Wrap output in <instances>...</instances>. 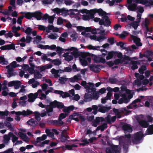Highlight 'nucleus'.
<instances>
[{"instance_id": "1", "label": "nucleus", "mask_w": 153, "mask_h": 153, "mask_svg": "<svg viewBox=\"0 0 153 153\" xmlns=\"http://www.w3.org/2000/svg\"><path fill=\"white\" fill-rule=\"evenodd\" d=\"M87 84V83L85 81H83L81 83V85L86 89L87 92L88 93L93 92V94H91L92 100H97L99 97V93L96 91V88L93 87V84L89 82L88 83V85Z\"/></svg>"}, {"instance_id": "2", "label": "nucleus", "mask_w": 153, "mask_h": 153, "mask_svg": "<svg viewBox=\"0 0 153 153\" xmlns=\"http://www.w3.org/2000/svg\"><path fill=\"white\" fill-rule=\"evenodd\" d=\"M52 10L54 13H56L57 15L62 13V15L65 16L70 15L71 16L75 14L74 11H77V10L76 9H71L69 10H67L65 8L60 9L58 7H56L54 9H52Z\"/></svg>"}, {"instance_id": "3", "label": "nucleus", "mask_w": 153, "mask_h": 153, "mask_svg": "<svg viewBox=\"0 0 153 153\" xmlns=\"http://www.w3.org/2000/svg\"><path fill=\"white\" fill-rule=\"evenodd\" d=\"M143 137L144 135L141 131L135 133L131 138L132 142L134 144H139L140 143V140Z\"/></svg>"}, {"instance_id": "4", "label": "nucleus", "mask_w": 153, "mask_h": 153, "mask_svg": "<svg viewBox=\"0 0 153 153\" xmlns=\"http://www.w3.org/2000/svg\"><path fill=\"white\" fill-rule=\"evenodd\" d=\"M88 56L91 57L92 60L94 63L101 62L104 64L106 62L105 59L102 57L101 55L97 56L93 54H88Z\"/></svg>"}, {"instance_id": "5", "label": "nucleus", "mask_w": 153, "mask_h": 153, "mask_svg": "<svg viewBox=\"0 0 153 153\" xmlns=\"http://www.w3.org/2000/svg\"><path fill=\"white\" fill-rule=\"evenodd\" d=\"M101 25H103L104 26L108 27L111 25V22L109 17L107 16L102 17V19H101L99 22Z\"/></svg>"}, {"instance_id": "6", "label": "nucleus", "mask_w": 153, "mask_h": 153, "mask_svg": "<svg viewBox=\"0 0 153 153\" xmlns=\"http://www.w3.org/2000/svg\"><path fill=\"white\" fill-rule=\"evenodd\" d=\"M105 152L106 153H120V150L118 149V146L114 145L106 148Z\"/></svg>"}, {"instance_id": "7", "label": "nucleus", "mask_w": 153, "mask_h": 153, "mask_svg": "<svg viewBox=\"0 0 153 153\" xmlns=\"http://www.w3.org/2000/svg\"><path fill=\"white\" fill-rule=\"evenodd\" d=\"M49 105L53 108L57 107L60 109H62L65 106L62 102H59L56 100H55L53 102H51Z\"/></svg>"}, {"instance_id": "8", "label": "nucleus", "mask_w": 153, "mask_h": 153, "mask_svg": "<svg viewBox=\"0 0 153 153\" xmlns=\"http://www.w3.org/2000/svg\"><path fill=\"white\" fill-rule=\"evenodd\" d=\"M91 12L92 14H93L94 15L97 13H98L100 16H104L107 14V13L105 11H104L101 9H94L91 10Z\"/></svg>"}, {"instance_id": "9", "label": "nucleus", "mask_w": 153, "mask_h": 153, "mask_svg": "<svg viewBox=\"0 0 153 153\" xmlns=\"http://www.w3.org/2000/svg\"><path fill=\"white\" fill-rule=\"evenodd\" d=\"M100 65L92 64L90 65L89 67L91 71L95 73H98L101 70L100 68Z\"/></svg>"}, {"instance_id": "10", "label": "nucleus", "mask_w": 153, "mask_h": 153, "mask_svg": "<svg viewBox=\"0 0 153 153\" xmlns=\"http://www.w3.org/2000/svg\"><path fill=\"white\" fill-rule=\"evenodd\" d=\"M130 35L133 40L134 43L136 44L137 46H142V44L140 42V38L137 37L136 36H134L131 34H130Z\"/></svg>"}, {"instance_id": "11", "label": "nucleus", "mask_w": 153, "mask_h": 153, "mask_svg": "<svg viewBox=\"0 0 153 153\" xmlns=\"http://www.w3.org/2000/svg\"><path fill=\"white\" fill-rule=\"evenodd\" d=\"M74 51L73 52H71V54L74 56L75 57H77L79 56L78 50L77 48L74 47H71L70 48H68L66 50L67 51Z\"/></svg>"}, {"instance_id": "12", "label": "nucleus", "mask_w": 153, "mask_h": 153, "mask_svg": "<svg viewBox=\"0 0 153 153\" xmlns=\"http://www.w3.org/2000/svg\"><path fill=\"white\" fill-rule=\"evenodd\" d=\"M137 120L139 125L143 128H146L149 126V124L146 121L143 120H140L139 117L137 119Z\"/></svg>"}, {"instance_id": "13", "label": "nucleus", "mask_w": 153, "mask_h": 153, "mask_svg": "<svg viewBox=\"0 0 153 153\" xmlns=\"http://www.w3.org/2000/svg\"><path fill=\"white\" fill-rule=\"evenodd\" d=\"M38 96L37 93H35L34 94L32 93L29 94L28 95V101L30 102H33L35 99Z\"/></svg>"}, {"instance_id": "14", "label": "nucleus", "mask_w": 153, "mask_h": 153, "mask_svg": "<svg viewBox=\"0 0 153 153\" xmlns=\"http://www.w3.org/2000/svg\"><path fill=\"white\" fill-rule=\"evenodd\" d=\"M43 14L40 11H36L33 12V17L35 18L37 20H40L42 19Z\"/></svg>"}, {"instance_id": "15", "label": "nucleus", "mask_w": 153, "mask_h": 153, "mask_svg": "<svg viewBox=\"0 0 153 153\" xmlns=\"http://www.w3.org/2000/svg\"><path fill=\"white\" fill-rule=\"evenodd\" d=\"M122 98H120L118 101L119 104H121L124 102L127 103L129 102V100L128 99L126 96L125 94H123L122 95Z\"/></svg>"}, {"instance_id": "16", "label": "nucleus", "mask_w": 153, "mask_h": 153, "mask_svg": "<svg viewBox=\"0 0 153 153\" xmlns=\"http://www.w3.org/2000/svg\"><path fill=\"white\" fill-rule=\"evenodd\" d=\"M98 106L99 107L98 111L103 113H105L106 112H108L111 109V107H106L101 105H99Z\"/></svg>"}, {"instance_id": "17", "label": "nucleus", "mask_w": 153, "mask_h": 153, "mask_svg": "<svg viewBox=\"0 0 153 153\" xmlns=\"http://www.w3.org/2000/svg\"><path fill=\"white\" fill-rule=\"evenodd\" d=\"M0 49L2 50H14L15 49V45L13 44L1 46L0 47Z\"/></svg>"}, {"instance_id": "18", "label": "nucleus", "mask_w": 153, "mask_h": 153, "mask_svg": "<svg viewBox=\"0 0 153 153\" xmlns=\"http://www.w3.org/2000/svg\"><path fill=\"white\" fill-rule=\"evenodd\" d=\"M122 129L125 131H128L131 132L132 131V127L128 124L126 123H123L122 127Z\"/></svg>"}, {"instance_id": "19", "label": "nucleus", "mask_w": 153, "mask_h": 153, "mask_svg": "<svg viewBox=\"0 0 153 153\" xmlns=\"http://www.w3.org/2000/svg\"><path fill=\"white\" fill-rule=\"evenodd\" d=\"M126 6L127 7L129 10L133 11H135L138 8L137 5L134 3L128 4V6L126 5Z\"/></svg>"}, {"instance_id": "20", "label": "nucleus", "mask_w": 153, "mask_h": 153, "mask_svg": "<svg viewBox=\"0 0 153 153\" xmlns=\"http://www.w3.org/2000/svg\"><path fill=\"white\" fill-rule=\"evenodd\" d=\"M48 123L49 124L52 125L56 126H62V123H59L57 120H50L48 122Z\"/></svg>"}, {"instance_id": "21", "label": "nucleus", "mask_w": 153, "mask_h": 153, "mask_svg": "<svg viewBox=\"0 0 153 153\" xmlns=\"http://www.w3.org/2000/svg\"><path fill=\"white\" fill-rule=\"evenodd\" d=\"M91 14H89L88 15L84 14L82 15V19L84 20H89L90 19H93L94 18V16L93 14L91 13Z\"/></svg>"}, {"instance_id": "22", "label": "nucleus", "mask_w": 153, "mask_h": 153, "mask_svg": "<svg viewBox=\"0 0 153 153\" xmlns=\"http://www.w3.org/2000/svg\"><path fill=\"white\" fill-rule=\"evenodd\" d=\"M21 13L23 14H24L25 17L28 19H31L33 17V12H22Z\"/></svg>"}, {"instance_id": "23", "label": "nucleus", "mask_w": 153, "mask_h": 153, "mask_svg": "<svg viewBox=\"0 0 153 153\" xmlns=\"http://www.w3.org/2000/svg\"><path fill=\"white\" fill-rule=\"evenodd\" d=\"M67 130L66 129H64L63 131L62 132L60 138L61 142L62 143H64L68 140L67 139H66L65 135V134H67Z\"/></svg>"}, {"instance_id": "24", "label": "nucleus", "mask_w": 153, "mask_h": 153, "mask_svg": "<svg viewBox=\"0 0 153 153\" xmlns=\"http://www.w3.org/2000/svg\"><path fill=\"white\" fill-rule=\"evenodd\" d=\"M115 51H111L108 52V55L106 57L107 60H109L113 58H115Z\"/></svg>"}, {"instance_id": "25", "label": "nucleus", "mask_w": 153, "mask_h": 153, "mask_svg": "<svg viewBox=\"0 0 153 153\" xmlns=\"http://www.w3.org/2000/svg\"><path fill=\"white\" fill-rule=\"evenodd\" d=\"M153 134V124L150 125L146 131L145 134L151 135Z\"/></svg>"}, {"instance_id": "26", "label": "nucleus", "mask_w": 153, "mask_h": 153, "mask_svg": "<svg viewBox=\"0 0 153 153\" xmlns=\"http://www.w3.org/2000/svg\"><path fill=\"white\" fill-rule=\"evenodd\" d=\"M27 123L30 125L33 126H36L38 124V123L34 119H31L27 122Z\"/></svg>"}, {"instance_id": "27", "label": "nucleus", "mask_w": 153, "mask_h": 153, "mask_svg": "<svg viewBox=\"0 0 153 153\" xmlns=\"http://www.w3.org/2000/svg\"><path fill=\"white\" fill-rule=\"evenodd\" d=\"M46 109L48 115L50 116L52 115L51 113L53 111V108L50 105H47L46 106Z\"/></svg>"}, {"instance_id": "28", "label": "nucleus", "mask_w": 153, "mask_h": 153, "mask_svg": "<svg viewBox=\"0 0 153 153\" xmlns=\"http://www.w3.org/2000/svg\"><path fill=\"white\" fill-rule=\"evenodd\" d=\"M3 143L6 145H7L9 143L10 138L7 134L4 135L3 137Z\"/></svg>"}, {"instance_id": "29", "label": "nucleus", "mask_w": 153, "mask_h": 153, "mask_svg": "<svg viewBox=\"0 0 153 153\" xmlns=\"http://www.w3.org/2000/svg\"><path fill=\"white\" fill-rule=\"evenodd\" d=\"M87 48L89 50H97V51H100V48H101L102 47H100L98 46H93L92 45H88L87 46Z\"/></svg>"}, {"instance_id": "30", "label": "nucleus", "mask_w": 153, "mask_h": 153, "mask_svg": "<svg viewBox=\"0 0 153 153\" xmlns=\"http://www.w3.org/2000/svg\"><path fill=\"white\" fill-rule=\"evenodd\" d=\"M85 102L90 101L92 100L91 94L86 93L84 97Z\"/></svg>"}, {"instance_id": "31", "label": "nucleus", "mask_w": 153, "mask_h": 153, "mask_svg": "<svg viewBox=\"0 0 153 153\" xmlns=\"http://www.w3.org/2000/svg\"><path fill=\"white\" fill-rule=\"evenodd\" d=\"M21 82L20 81L18 80H14V88L15 89H18L20 86Z\"/></svg>"}, {"instance_id": "32", "label": "nucleus", "mask_w": 153, "mask_h": 153, "mask_svg": "<svg viewBox=\"0 0 153 153\" xmlns=\"http://www.w3.org/2000/svg\"><path fill=\"white\" fill-rule=\"evenodd\" d=\"M131 63L132 65L131 66V68L133 70L137 69L138 68V66L137 65V61H131Z\"/></svg>"}, {"instance_id": "33", "label": "nucleus", "mask_w": 153, "mask_h": 153, "mask_svg": "<svg viewBox=\"0 0 153 153\" xmlns=\"http://www.w3.org/2000/svg\"><path fill=\"white\" fill-rule=\"evenodd\" d=\"M98 107L96 105H93L92 106V108L93 111L92 112V114L94 115L97 114L98 111Z\"/></svg>"}, {"instance_id": "34", "label": "nucleus", "mask_w": 153, "mask_h": 153, "mask_svg": "<svg viewBox=\"0 0 153 153\" xmlns=\"http://www.w3.org/2000/svg\"><path fill=\"white\" fill-rule=\"evenodd\" d=\"M139 22L134 21L131 23L130 25L132 26L135 30H136L139 25Z\"/></svg>"}, {"instance_id": "35", "label": "nucleus", "mask_w": 153, "mask_h": 153, "mask_svg": "<svg viewBox=\"0 0 153 153\" xmlns=\"http://www.w3.org/2000/svg\"><path fill=\"white\" fill-rule=\"evenodd\" d=\"M3 124L4 125V126H5L8 128L10 130H12L13 129L11 124L7 121H4V122Z\"/></svg>"}, {"instance_id": "36", "label": "nucleus", "mask_w": 153, "mask_h": 153, "mask_svg": "<svg viewBox=\"0 0 153 153\" xmlns=\"http://www.w3.org/2000/svg\"><path fill=\"white\" fill-rule=\"evenodd\" d=\"M32 113V111L29 109H27L26 111L25 110H23V116L24 117L30 115Z\"/></svg>"}, {"instance_id": "37", "label": "nucleus", "mask_w": 153, "mask_h": 153, "mask_svg": "<svg viewBox=\"0 0 153 153\" xmlns=\"http://www.w3.org/2000/svg\"><path fill=\"white\" fill-rule=\"evenodd\" d=\"M51 62L53 63L55 65H59L61 64V62L59 59H53L51 60Z\"/></svg>"}, {"instance_id": "38", "label": "nucleus", "mask_w": 153, "mask_h": 153, "mask_svg": "<svg viewBox=\"0 0 153 153\" xmlns=\"http://www.w3.org/2000/svg\"><path fill=\"white\" fill-rule=\"evenodd\" d=\"M117 81V79L116 78H111L110 77L109 78L108 82L112 84H116Z\"/></svg>"}, {"instance_id": "39", "label": "nucleus", "mask_w": 153, "mask_h": 153, "mask_svg": "<svg viewBox=\"0 0 153 153\" xmlns=\"http://www.w3.org/2000/svg\"><path fill=\"white\" fill-rule=\"evenodd\" d=\"M124 43H123L121 41L119 42H117V46H120V47L123 48V49H125L126 51H128V48L124 47Z\"/></svg>"}, {"instance_id": "40", "label": "nucleus", "mask_w": 153, "mask_h": 153, "mask_svg": "<svg viewBox=\"0 0 153 153\" xmlns=\"http://www.w3.org/2000/svg\"><path fill=\"white\" fill-rule=\"evenodd\" d=\"M77 146L75 144H72L71 145H65L66 148L69 150H71L73 147H76Z\"/></svg>"}, {"instance_id": "41", "label": "nucleus", "mask_w": 153, "mask_h": 153, "mask_svg": "<svg viewBox=\"0 0 153 153\" xmlns=\"http://www.w3.org/2000/svg\"><path fill=\"white\" fill-rule=\"evenodd\" d=\"M7 72L8 75L7 76L8 77L10 78L14 75L13 73V68H9Z\"/></svg>"}, {"instance_id": "42", "label": "nucleus", "mask_w": 153, "mask_h": 153, "mask_svg": "<svg viewBox=\"0 0 153 153\" xmlns=\"http://www.w3.org/2000/svg\"><path fill=\"white\" fill-rule=\"evenodd\" d=\"M58 37V35L56 33H55L54 34H51L48 35V38L52 39H56Z\"/></svg>"}, {"instance_id": "43", "label": "nucleus", "mask_w": 153, "mask_h": 153, "mask_svg": "<svg viewBox=\"0 0 153 153\" xmlns=\"http://www.w3.org/2000/svg\"><path fill=\"white\" fill-rule=\"evenodd\" d=\"M67 78L65 77H60L59 79V81L61 84H64L67 80Z\"/></svg>"}, {"instance_id": "44", "label": "nucleus", "mask_w": 153, "mask_h": 153, "mask_svg": "<svg viewBox=\"0 0 153 153\" xmlns=\"http://www.w3.org/2000/svg\"><path fill=\"white\" fill-rule=\"evenodd\" d=\"M32 29L31 27H28L26 28V29L24 31V32L27 35H29L32 33Z\"/></svg>"}, {"instance_id": "45", "label": "nucleus", "mask_w": 153, "mask_h": 153, "mask_svg": "<svg viewBox=\"0 0 153 153\" xmlns=\"http://www.w3.org/2000/svg\"><path fill=\"white\" fill-rule=\"evenodd\" d=\"M42 76V75L38 72H36L34 73V77L36 79H40Z\"/></svg>"}, {"instance_id": "46", "label": "nucleus", "mask_w": 153, "mask_h": 153, "mask_svg": "<svg viewBox=\"0 0 153 153\" xmlns=\"http://www.w3.org/2000/svg\"><path fill=\"white\" fill-rule=\"evenodd\" d=\"M128 34V33L127 32L124 31L122 32V33L119 35V37L120 38L123 39H124Z\"/></svg>"}, {"instance_id": "47", "label": "nucleus", "mask_w": 153, "mask_h": 153, "mask_svg": "<svg viewBox=\"0 0 153 153\" xmlns=\"http://www.w3.org/2000/svg\"><path fill=\"white\" fill-rule=\"evenodd\" d=\"M34 39H36L34 40L33 42L35 44V42H36V43H38L39 42H40V41L42 40V38L40 36L37 35L36 37L34 38Z\"/></svg>"}, {"instance_id": "48", "label": "nucleus", "mask_w": 153, "mask_h": 153, "mask_svg": "<svg viewBox=\"0 0 153 153\" xmlns=\"http://www.w3.org/2000/svg\"><path fill=\"white\" fill-rule=\"evenodd\" d=\"M143 27L146 28V30L147 32H151L152 31L151 29H149L148 27V23L146 21L145 22Z\"/></svg>"}, {"instance_id": "49", "label": "nucleus", "mask_w": 153, "mask_h": 153, "mask_svg": "<svg viewBox=\"0 0 153 153\" xmlns=\"http://www.w3.org/2000/svg\"><path fill=\"white\" fill-rule=\"evenodd\" d=\"M10 65L13 68H16L19 66V65L16 64V62L15 61H13L10 64Z\"/></svg>"}, {"instance_id": "50", "label": "nucleus", "mask_w": 153, "mask_h": 153, "mask_svg": "<svg viewBox=\"0 0 153 153\" xmlns=\"http://www.w3.org/2000/svg\"><path fill=\"white\" fill-rule=\"evenodd\" d=\"M82 142H83L82 143H80L79 144L80 145H82L83 146H85L86 144H89V142L88 141L87 138H84L82 140Z\"/></svg>"}, {"instance_id": "51", "label": "nucleus", "mask_w": 153, "mask_h": 153, "mask_svg": "<svg viewBox=\"0 0 153 153\" xmlns=\"http://www.w3.org/2000/svg\"><path fill=\"white\" fill-rule=\"evenodd\" d=\"M106 37L103 36H100L97 37V40L99 42H101L106 39Z\"/></svg>"}, {"instance_id": "52", "label": "nucleus", "mask_w": 153, "mask_h": 153, "mask_svg": "<svg viewBox=\"0 0 153 153\" xmlns=\"http://www.w3.org/2000/svg\"><path fill=\"white\" fill-rule=\"evenodd\" d=\"M37 47L42 49H47L49 48L48 45H44L42 44H39L38 45Z\"/></svg>"}, {"instance_id": "53", "label": "nucleus", "mask_w": 153, "mask_h": 153, "mask_svg": "<svg viewBox=\"0 0 153 153\" xmlns=\"http://www.w3.org/2000/svg\"><path fill=\"white\" fill-rule=\"evenodd\" d=\"M100 130L101 131H103L106 128L108 127L107 124L105 123H103L102 125L100 126Z\"/></svg>"}, {"instance_id": "54", "label": "nucleus", "mask_w": 153, "mask_h": 153, "mask_svg": "<svg viewBox=\"0 0 153 153\" xmlns=\"http://www.w3.org/2000/svg\"><path fill=\"white\" fill-rule=\"evenodd\" d=\"M95 119L97 121L99 124L101 122H102L105 121L104 118L102 117H96Z\"/></svg>"}, {"instance_id": "55", "label": "nucleus", "mask_w": 153, "mask_h": 153, "mask_svg": "<svg viewBox=\"0 0 153 153\" xmlns=\"http://www.w3.org/2000/svg\"><path fill=\"white\" fill-rule=\"evenodd\" d=\"M100 51L102 52V56L104 57L108 55V51L105 49H101Z\"/></svg>"}, {"instance_id": "56", "label": "nucleus", "mask_w": 153, "mask_h": 153, "mask_svg": "<svg viewBox=\"0 0 153 153\" xmlns=\"http://www.w3.org/2000/svg\"><path fill=\"white\" fill-rule=\"evenodd\" d=\"M123 60L119 59H116L114 61V64L115 65H118L119 64H121L123 63Z\"/></svg>"}, {"instance_id": "57", "label": "nucleus", "mask_w": 153, "mask_h": 153, "mask_svg": "<svg viewBox=\"0 0 153 153\" xmlns=\"http://www.w3.org/2000/svg\"><path fill=\"white\" fill-rule=\"evenodd\" d=\"M80 61L81 63L83 66H85L88 65V63L87 60L83 59H81Z\"/></svg>"}, {"instance_id": "58", "label": "nucleus", "mask_w": 153, "mask_h": 153, "mask_svg": "<svg viewBox=\"0 0 153 153\" xmlns=\"http://www.w3.org/2000/svg\"><path fill=\"white\" fill-rule=\"evenodd\" d=\"M115 58L116 57L120 59H122L123 58V55L122 53L120 52L118 53L117 51H115Z\"/></svg>"}, {"instance_id": "59", "label": "nucleus", "mask_w": 153, "mask_h": 153, "mask_svg": "<svg viewBox=\"0 0 153 153\" xmlns=\"http://www.w3.org/2000/svg\"><path fill=\"white\" fill-rule=\"evenodd\" d=\"M119 110L120 113H124L125 112H126V113H128L130 112L129 111H128L126 107L121 108L119 109Z\"/></svg>"}, {"instance_id": "60", "label": "nucleus", "mask_w": 153, "mask_h": 153, "mask_svg": "<svg viewBox=\"0 0 153 153\" xmlns=\"http://www.w3.org/2000/svg\"><path fill=\"white\" fill-rule=\"evenodd\" d=\"M71 68L69 67L65 68L64 70L60 69V71L66 72H70L71 71Z\"/></svg>"}, {"instance_id": "61", "label": "nucleus", "mask_w": 153, "mask_h": 153, "mask_svg": "<svg viewBox=\"0 0 153 153\" xmlns=\"http://www.w3.org/2000/svg\"><path fill=\"white\" fill-rule=\"evenodd\" d=\"M145 53L146 55V58H148L149 57H150V56L153 54V52L149 50L146 51V52H145Z\"/></svg>"}, {"instance_id": "62", "label": "nucleus", "mask_w": 153, "mask_h": 153, "mask_svg": "<svg viewBox=\"0 0 153 153\" xmlns=\"http://www.w3.org/2000/svg\"><path fill=\"white\" fill-rule=\"evenodd\" d=\"M18 134L19 136L22 139H24L25 138H27L26 135L22 132H19Z\"/></svg>"}, {"instance_id": "63", "label": "nucleus", "mask_w": 153, "mask_h": 153, "mask_svg": "<svg viewBox=\"0 0 153 153\" xmlns=\"http://www.w3.org/2000/svg\"><path fill=\"white\" fill-rule=\"evenodd\" d=\"M56 51L59 55H60L63 52V49L60 47H57L56 48Z\"/></svg>"}, {"instance_id": "64", "label": "nucleus", "mask_w": 153, "mask_h": 153, "mask_svg": "<svg viewBox=\"0 0 153 153\" xmlns=\"http://www.w3.org/2000/svg\"><path fill=\"white\" fill-rule=\"evenodd\" d=\"M41 86L43 91H46L48 87V85L46 83H44L41 85Z\"/></svg>"}]
</instances>
